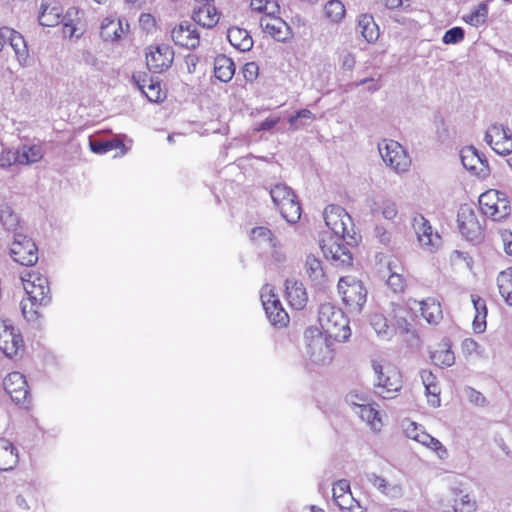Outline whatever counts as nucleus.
<instances>
[{"label": "nucleus", "mask_w": 512, "mask_h": 512, "mask_svg": "<svg viewBox=\"0 0 512 512\" xmlns=\"http://www.w3.org/2000/svg\"><path fill=\"white\" fill-rule=\"evenodd\" d=\"M497 286L500 295L506 304L512 306V267L499 273L497 277Z\"/></svg>", "instance_id": "a19ab883"}, {"label": "nucleus", "mask_w": 512, "mask_h": 512, "mask_svg": "<svg viewBox=\"0 0 512 512\" xmlns=\"http://www.w3.org/2000/svg\"><path fill=\"white\" fill-rule=\"evenodd\" d=\"M171 38L175 45L193 50L199 46L200 36L195 25L182 22L171 30Z\"/></svg>", "instance_id": "6ab92c4d"}, {"label": "nucleus", "mask_w": 512, "mask_h": 512, "mask_svg": "<svg viewBox=\"0 0 512 512\" xmlns=\"http://www.w3.org/2000/svg\"><path fill=\"white\" fill-rule=\"evenodd\" d=\"M325 17L334 24H339L345 17L346 9L342 1L329 0L323 8Z\"/></svg>", "instance_id": "a18cd8bd"}, {"label": "nucleus", "mask_w": 512, "mask_h": 512, "mask_svg": "<svg viewBox=\"0 0 512 512\" xmlns=\"http://www.w3.org/2000/svg\"><path fill=\"white\" fill-rule=\"evenodd\" d=\"M431 359L436 365L450 367L455 363V356L448 342H444L441 348L431 354Z\"/></svg>", "instance_id": "09e8293b"}, {"label": "nucleus", "mask_w": 512, "mask_h": 512, "mask_svg": "<svg viewBox=\"0 0 512 512\" xmlns=\"http://www.w3.org/2000/svg\"><path fill=\"white\" fill-rule=\"evenodd\" d=\"M366 480L386 497L396 499L403 495L402 485L398 482H390L374 472L365 474Z\"/></svg>", "instance_id": "4be33fe9"}, {"label": "nucleus", "mask_w": 512, "mask_h": 512, "mask_svg": "<svg viewBox=\"0 0 512 512\" xmlns=\"http://www.w3.org/2000/svg\"><path fill=\"white\" fill-rule=\"evenodd\" d=\"M174 51L168 44H160L151 47L146 53V64L150 71L161 73L167 70L173 63Z\"/></svg>", "instance_id": "2eb2a0df"}, {"label": "nucleus", "mask_w": 512, "mask_h": 512, "mask_svg": "<svg viewBox=\"0 0 512 512\" xmlns=\"http://www.w3.org/2000/svg\"><path fill=\"white\" fill-rule=\"evenodd\" d=\"M21 280L28 298L46 306L50 303V288L46 277L36 272H29L21 276Z\"/></svg>", "instance_id": "9d476101"}, {"label": "nucleus", "mask_w": 512, "mask_h": 512, "mask_svg": "<svg viewBox=\"0 0 512 512\" xmlns=\"http://www.w3.org/2000/svg\"><path fill=\"white\" fill-rule=\"evenodd\" d=\"M458 227L460 233L469 241H478L482 235V228L471 209H461L458 213Z\"/></svg>", "instance_id": "aec40b11"}, {"label": "nucleus", "mask_w": 512, "mask_h": 512, "mask_svg": "<svg viewBox=\"0 0 512 512\" xmlns=\"http://www.w3.org/2000/svg\"><path fill=\"white\" fill-rule=\"evenodd\" d=\"M89 147L93 153L96 154H105L107 152H110L115 149H122V154L125 153L124 151V144L120 140H100V139H94L92 137L89 138Z\"/></svg>", "instance_id": "c03bdc74"}, {"label": "nucleus", "mask_w": 512, "mask_h": 512, "mask_svg": "<svg viewBox=\"0 0 512 512\" xmlns=\"http://www.w3.org/2000/svg\"><path fill=\"white\" fill-rule=\"evenodd\" d=\"M451 509L453 512H475L477 502L475 498L461 488L453 487L450 489Z\"/></svg>", "instance_id": "b1692460"}, {"label": "nucleus", "mask_w": 512, "mask_h": 512, "mask_svg": "<svg viewBox=\"0 0 512 512\" xmlns=\"http://www.w3.org/2000/svg\"><path fill=\"white\" fill-rule=\"evenodd\" d=\"M358 30L363 38L369 42H375L379 37V28L374 18L369 14H362L358 18Z\"/></svg>", "instance_id": "58836bf2"}, {"label": "nucleus", "mask_w": 512, "mask_h": 512, "mask_svg": "<svg viewBox=\"0 0 512 512\" xmlns=\"http://www.w3.org/2000/svg\"><path fill=\"white\" fill-rule=\"evenodd\" d=\"M333 499L335 500L336 497H341L342 495H345L346 493H350V484L347 480L342 479L337 481L333 486Z\"/></svg>", "instance_id": "338daca9"}, {"label": "nucleus", "mask_w": 512, "mask_h": 512, "mask_svg": "<svg viewBox=\"0 0 512 512\" xmlns=\"http://www.w3.org/2000/svg\"><path fill=\"white\" fill-rule=\"evenodd\" d=\"M3 387L16 404L24 403L29 394L25 376L18 371L11 372L4 378Z\"/></svg>", "instance_id": "a211bd4d"}, {"label": "nucleus", "mask_w": 512, "mask_h": 512, "mask_svg": "<svg viewBox=\"0 0 512 512\" xmlns=\"http://www.w3.org/2000/svg\"><path fill=\"white\" fill-rule=\"evenodd\" d=\"M511 213V206L506 198L505 193L499 198L492 209L487 210L485 215L491 217L494 221H501L508 217Z\"/></svg>", "instance_id": "8fccbe9b"}, {"label": "nucleus", "mask_w": 512, "mask_h": 512, "mask_svg": "<svg viewBox=\"0 0 512 512\" xmlns=\"http://www.w3.org/2000/svg\"><path fill=\"white\" fill-rule=\"evenodd\" d=\"M336 505L343 511L346 512H363L362 507L359 503L353 498L352 493H346L341 497H336L334 500Z\"/></svg>", "instance_id": "864d4df0"}, {"label": "nucleus", "mask_w": 512, "mask_h": 512, "mask_svg": "<svg viewBox=\"0 0 512 512\" xmlns=\"http://www.w3.org/2000/svg\"><path fill=\"white\" fill-rule=\"evenodd\" d=\"M243 77L246 81L253 82L259 74V67L255 62H248L242 69Z\"/></svg>", "instance_id": "0e129e2a"}, {"label": "nucleus", "mask_w": 512, "mask_h": 512, "mask_svg": "<svg viewBox=\"0 0 512 512\" xmlns=\"http://www.w3.org/2000/svg\"><path fill=\"white\" fill-rule=\"evenodd\" d=\"M372 368L376 394L383 399L395 398L403 385L400 371L392 365H382L377 360H372Z\"/></svg>", "instance_id": "7ed1b4c3"}, {"label": "nucleus", "mask_w": 512, "mask_h": 512, "mask_svg": "<svg viewBox=\"0 0 512 512\" xmlns=\"http://www.w3.org/2000/svg\"><path fill=\"white\" fill-rule=\"evenodd\" d=\"M354 412L373 430L379 431L381 429L382 421L379 416V411L374 407L371 401L368 404H360V408Z\"/></svg>", "instance_id": "ea45409f"}, {"label": "nucleus", "mask_w": 512, "mask_h": 512, "mask_svg": "<svg viewBox=\"0 0 512 512\" xmlns=\"http://www.w3.org/2000/svg\"><path fill=\"white\" fill-rule=\"evenodd\" d=\"M318 321L322 333L336 341L344 342L351 336L349 320L343 311L331 303H323L319 307Z\"/></svg>", "instance_id": "f257e3e1"}, {"label": "nucleus", "mask_w": 512, "mask_h": 512, "mask_svg": "<svg viewBox=\"0 0 512 512\" xmlns=\"http://www.w3.org/2000/svg\"><path fill=\"white\" fill-rule=\"evenodd\" d=\"M381 214L386 220H393L398 214V208L394 201L385 199L380 206Z\"/></svg>", "instance_id": "680f3d73"}, {"label": "nucleus", "mask_w": 512, "mask_h": 512, "mask_svg": "<svg viewBox=\"0 0 512 512\" xmlns=\"http://www.w3.org/2000/svg\"><path fill=\"white\" fill-rule=\"evenodd\" d=\"M23 347V339L20 333L8 320H0V350L8 358H13Z\"/></svg>", "instance_id": "ddd939ff"}, {"label": "nucleus", "mask_w": 512, "mask_h": 512, "mask_svg": "<svg viewBox=\"0 0 512 512\" xmlns=\"http://www.w3.org/2000/svg\"><path fill=\"white\" fill-rule=\"evenodd\" d=\"M378 151L384 163L396 173H403L409 169L411 159L397 141L383 140L378 144Z\"/></svg>", "instance_id": "0eeeda50"}, {"label": "nucleus", "mask_w": 512, "mask_h": 512, "mask_svg": "<svg viewBox=\"0 0 512 512\" xmlns=\"http://www.w3.org/2000/svg\"><path fill=\"white\" fill-rule=\"evenodd\" d=\"M349 244L341 236H333L322 239L321 250L326 259L331 260L337 267H349L352 265V252Z\"/></svg>", "instance_id": "6e6552de"}, {"label": "nucleus", "mask_w": 512, "mask_h": 512, "mask_svg": "<svg viewBox=\"0 0 512 512\" xmlns=\"http://www.w3.org/2000/svg\"><path fill=\"white\" fill-rule=\"evenodd\" d=\"M0 220L7 230H15L19 223L17 214L13 213L9 208L1 211Z\"/></svg>", "instance_id": "052dcab7"}, {"label": "nucleus", "mask_w": 512, "mask_h": 512, "mask_svg": "<svg viewBox=\"0 0 512 512\" xmlns=\"http://www.w3.org/2000/svg\"><path fill=\"white\" fill-rule=\"evenodd\" d=\"M388 270L390 275L387 279V285L395 293L403 292L406 286V281L403 276L404 268L398 259L390 260L388 262Z\"/></svg>", "instance_id": "72a5a7b5"}, {"label": "nucleus", "mask_w": 512, "mask_h": 512, "mask_svg": "<svg viewBox=\"0 0 512 512\" xmlns=\"http://www.w3.org/2000/svg\"><path fill=\"white\" fill-rule=\"evenodd\" d=\"M315 115L308 109H301L295 115L291 116L288 120L290 126L294 130H298L307 125L305 120L313 121Z\"/></svg>", "instance_id": "6e6d98bb"}, {"label": "nucleus", "mask_w": 512, "mask_h": 512, "mask_svg": "<svg viewBox=\"0 0 512 512\" xmlns=\"http://www.w3.org/2000/svg\"><path fill=\"white\" fill-rule=\"evenodd\" d=\"M420 377H421L422 383L425 387L427 396L431 397L428 400V402L433 407L440 406V398H439L440 388L437 385L436 376L430 370L425 369L420 372Z\"/></svg>", "instance_id": "c9c22d12"}, {"label": "nucleus", "mask_w": 512, "mask_h": 512, "mask_svg": "<svg viewBox=\"0 0 512 512\" xmlns=\"http://www.w3.org/2000/svg\"><path fill=\"white\" fill-rule=\"evenodd\" d=\"M192 18L204 28H212L219 21L217 10L212 3L196 5L193 9Z\"/></svg>", "instance_id": "a878e982"}, {"label": "nucleus", "mask_w": 512, "mask_h": 512, "mask_svg": "<svg viewBox=\"0 0 512 512\" xmlns=\"http://www.w3.org/2000/svg\"><path fill=\"white\" fill-rule=\"evenodd\" d=\"M4 32L7 37L6 42H8L14 50L15 57L19 65L21 67H26L29 58V51L24 37L12 28L4 30Z\"/></svg>", "instance_id": "393cba45"}, {"label": "nucleus", "mask_w": 512, "mask_h": 512, "mask_svg": "<svg viewBox=\"0 0 512 512\" xmlns=\"http://www.w3.org/2000/svg\"><path fill=\"white\" fill-rule=\"evenodd\" d=\"M78 10L75 7L70 8L63 16V8L55 0H43L41 3V12L39 23L42 26L54 27L70 16L77 15Z\"/></svg>", "instance_id": "4468645a"}, {"label": "nucleus", "mask_w": 512, "mask_h": 512, "mask_svg": "<svg viewBox=\"0 0 512 512\" xmlns=\"http://www.w3.org/2000/svg\"><path fill=\"white\" fill-rule=\"evenodd\" d=\"M463 166L477 174L484 173L487 168V160L482 159L478 151L474 147H466L460 153Z\"/></svg>", "instance_id": "7c9ffc66"}, {"label": "nucleus", "mask_w": 512, "mask_h": 512, "mask_svg": "<svg viewBox=\"0 0 512 512\" xmlns=\"http://www.w3.org/2000/svg\"><path fill=\"white\" fill-rule=\"evenodd\" d=\"M286 297L289 304L297 310L303 309L308 300L303 283L294 279L286 280Z\"/></svg>", "instance_id": "bb28decb"}, {"label": "nucleus", "mask_w": 512, "mask_h": 512, "mask_svg": "<svg viewBox=\"0 0 512 512\" xmlns=\"http://www.w3.org/2000/svg\"><path fill=\"white\" fill-rule=\"evenodd\" d=\"M402 427L406 437L412 440H415L417 435L422 432V427L410 420L403 421Z\"/></svg>", "instance_id": "e2e57ef3"}, {"label": "nucleus", "mask_w": 512, "mask_h": 512, "mask_svg": "<svg viewBox=\"0 0 512 512\" xmlns=\"http://www.w3.org/2000/svg\"><path fill=\"white\" fill-rule=\"evenodd\" d=\"M461 349L464 355L484 357L485 351L482 346L472 338H465L461 343Z\"/></svg>", "instance_id": "13d9d810"}, {"label": "nucleus", "mask_w": 512, "mask_h": 512, "mask_svg": "<svg viewBox=\"0 0 512 512\" xmlns=\"http://www.w3.org/2000/svg\"><path fill=\"white\" fill-rule=\"evenodd\" d=\"M133 80L135 81L139 90L145 94L149 101L159 102L164 98V94L161 90V85L158 79H147V76L141 79L140 75H134Z\"/></svg>", "instance_id": "c85d7f7f"}, {"label": "nucleus", "mask_w": 512, "mask_h": 512, "mask_svg": "<svg viewBox=\"0 0 512 512\" xmlns=\"http://www.w3.org/2000/svg\"><path fill=\"white\" fill-rule=\"evenodd\" d=\"M392 315L395 321V325L402 333H408L410 330V323L407 320L409 315L408 309L403 305H392Z\"/></svg>", "instance_id": "603ef678"}, {"label": "nucleus", "mask_w": 512, "mask_h": 512, "mask_svg": "<svg viewBox=\"0 0 512 512\" xmlns=\"http://www.w3.org/2000/svg\"><path fill=\"white\" fill-rule=\"evenodd\" d=\"M464 36V29L456 26L444 33L442 41L444 44H458L464 39Z\"/></svg>", "instance_id": "bf43d9fd"}, {"label": "nucleus", "mask_w": 512, "mask_h": 512, "mask_svg": "<svg viewBox=\"0 0 512 512\" xmlns=\"http://www.w3.org/2000/svg\"><path fill=\"white\" fill-rule=\"evenodd\" d=\"M260 297L270 323L274 326H285L289 321V316L269 285L262 288Z\"/></svg>", "instance_id": "9b49d317"}, {"label": "nucleus", "mask_w": 512, "mask_h": 512, "mask_svg": "<svg viewBox=\"0 0 512 512\" xmlns=\"http://www.w3.org/2000/svg\"><path fill=\"white\" fill-rule=\"evenodd\" d=\"M230 44L241 52H248L253 47V39L249 32L240 27H231L227 31Z\"/></svg>", "instance_id": "2f4dec72"}, {"label": "nucleus", "mask_w": 512, "mask_h": 512, "mask_svg": "<svg viewBox=\"0 0 512 512\" xmlns=\"http://www.w3.org/2000/svg\"><path fill=\"white\" fill-rule=\"evenodd\" d=\"M81 60L86 65H89L97 70H100L102 67V62L97 58V56L93 52L89 50H84L82 52Z\"/></svg>", "instance_id": "69168bd1"}, {"label": "nucleus", "mask_w": 512, "mask_h": 512, "mask_svg": "<svg viewBox=\"0 0 512 512\" xmlns=\"http://www.w3.org/2000/svg\"><path fill=\"white\" fill-rule=\"evenodd\" d=\"M44 156L41 145H21L14 151L13 161L21 165H29L40 161Z\"/></svg>", "instance_id": "cd10ccee"}, {"label": "nucleus", "mask_w": 512, "mask_h": 512, "mask_svg": "<svg viewBox=\"0 0 512 512\" xmlns=\"http://www.w3.org/2000/svg\"><path fill=\"white\" fill-rule=\"evenodd\" d=\"M413 222L414 230L421 247L429 252L436 251L441 246L442 241L440 235L437 232H433L429 221L422 215H419L414 218Z\"/></svg>", "instance_id": "dca6fc26"}, {"label": "nucleus", "mask_w": 512, "mask_h": 512, "mask_svg": "<svg viewBox=\"0 0 512 512\" xmlns=\"http://www.w3.org/2000/svg\"><path fill=\"white\" fill-rule=\"evenodd\" d=\"M500 237H501L505 252L508 255H512V232L509 230H503L500 233Z\"/></svg>", "instance_id": "774afa93"}, {"label": "nucleus", "mask_w": 512, "mask_h": 512, "mask_svg": "<svg viewBox=\"0 0 512 512\" xmlns=\"http://www.w3.org/2000/svg\"><path fill=\"white\" fill-rule=\"evenodd\" d=\"M347 404H349L354 411L360 408V404H368L370 402L367 393L359 390L350 391L345 398Z\"/></svg>", "instance_id": "4d7b16f0"}, {"label": "nucleus", "mask_w": 512, "mask_h": 512, "mask_svg": "<svg viewBox=\"0 0 512 512\" xmlns=\"http://www.w3.org/2000/svg\"><path fill=\"white\" fill-rule=\"evenodd\" d=\"M326 226L334 236H341L349 245L357 243L351 216L338 205H328L323 212Z\"/></svg>", "instance_id": "20e7f679"}, {"label": "nucleus", "mask_w": 512, "mask_h": 512, "mask_svg": "<svg viewBox=\"0 0 512 512\" xmlns=\"http://www.w3.org/2000/svg\"><path fill=\"white\" fill-rule=\"evenodd\" d=\"M370 323L376 334L382 339L388 340L390 339L394 333V326L388 323V319L379 313H374L370 317Z\"/></svg>", "instance_id": "79ce46f5"}, {"label": "nucleus", "mask_w": 512, "mask_h": 512, "mask_svg": "<svg viewBox=\"0 0 512 512\" xmlns=\"http://www.w3.org/2000/svg\"><path fill=\"white\" fill-rule=\"evenodd\" d=\"M503 194V192L497 190H489L482 193L479 197V205L483 214H485L487 210L492 209Z\"/></svg>", "instance_id": "5fc2aeb1"}, {"label": "nucleus", "mask_w": 512, "mask_h": 512, "mask_svg": "<svg viewBox=\"0 0 512 512\" xmlns=\"http://www.w3.org/2000/svg\"><path fill=\"white\" fill-rule=\"evenodd\" d=\"M338 292L350 312H360L366 302L367 291L361 281L352 276L341 277Z\"/></svg>", "instance_id": "423d86ee"}, {"label": "nucleus", "mask_w": 512, "mask_h": 512, "mask_svg": "<svg viewBox=\"0 0 512 512\" xmlns=\"http://www.w3.org/2000/svg\"><path fill=\"white\" fill-rule=\"evenodd\" d=\"M484 140L497 154L507 155L512 151V136L508 127L499 124L489 126Z\"/></svg>", "instance_id": "f8f14e48"}, {"label": "nucleus", "mask_w": 512, "mask_h": 512, "mask_svg": "<svg viewBox=\"0 0 512 512\" xmlns=\"http://www.w3.org/2000/svg\"><path fill=\"white\" fill-rule=\"evenodd\" d=\"M260 26L265 33L277 41L284 42L290 37V27L280 17H262Z\"/></svg>", "instance_id": "5701e85b"}, {"label": "nucleus", "mask_w": 512, "mask_h": 512, "mask_svg": "<svg viewBox=\"0 0 512 512\" xmlns=\"http://www.w3.org/2000/svg\"><path fill=\"white\" fill-rule=\"evenodd\" d=\"M15 448L9 441L0 440V470L7 471L17 463Z\"/></svg>", "instance_id": "37998d69"}, {"label": "nucleus", "mask_w": 512, "mask_h": 512, "mask_svg": "<svg viewBox=\"0 0 512 512\" xmlns=\"http://www.w3.org/2000/svg\"><path fill=\"white\" fill-rule=\"evenodd\" d=\"M304 272L313 287L321 290L327 286L328 276L323 269L322 262L314 255L306 257Z\"/></svg>", "instance_id": "412c9836"}, {"label": "nucleus", "mask_w": 512, "mask_h": 512, "mask_svg": "<svg viewBox=\"0 0 512 512\" xmlns=\"http://www.w3.org/2000/svg\"><path fill=\"white\" fill-rule=\"evenodd\" d=\"M414 441L434 451L440 459L447 457V449L442 445V443L424 430L417 435Z\"/></svg>", "instance_id": "de8ad7c7"}, {"label": "nucleus", "mask_w": 512, "mask_h": 512, "mask_svg": "<svg viewBox=\"0 0 512 512\" xmlns=\"http://www.w3.org/2000/svg\"><path fill=\"white\" fill-rule=\"evenodd\" d=\"M10 255L13 260L23 266H33L38 261V249L31 238L22 233H14L10 245Z\"/></svg>", "instance_id": "1a4fd4ad"}, {"label": "nucleus", "mask_w": 512, "mask_h": 512, "mask_svg": "<svg viewBox=\"0 0 512 512\" xmlns=\"http://www.w3.org/2000/svg\"><path fill=\"white\" fill-rule=\"evenodd\" d=\"M124 30L122 21L113 17H106L101 24V37L104 41H116L121 38Z\"/></svg>", "instance_id": "4c0bfd02"}, {"label": "nucleus", "mask_w": 512, "mask_h": 512, "mask_svg": "<svg viewBox=\"0 0 512 512\" xmlns=\"http://www.w3.org/2000/svg\"><path fill=\"white\" fill-rule=\"evenodd\" d=\"M422 317L430 325H438L443 319V311L440 302L432 297L422 300L420 303Z\"/></svg>", "instance_id": "c756f323"}, {"label": "nucleus", "mask_w": 512, "mask_h": 512, "mask_svg": "<svg viewBox=\"0 0 512 512\" xmlns=\"http://www.w3.org/2000/svg\"><path fill=\"white\" fill-rule=\"evenodd\" d=\"M275 208L290 224H295L301 217V206L294 191L285 183H276L269 189Z\"/></svg>", "instance_id": "f03ea898"}, {"label": "nucleus", "mask_w": 512, "mask_h": 512, "mask_svg": "<svg viewBox=\"0 0 512 512\" xmlns=\"http://www.w3.org/2000/svg\"><path fill=\"white\" fill-rule=\"evenodd\" d=\"M251 241L260 248H275L277 240L271 230L265 226L254 227L250 232Z\"/></svg>", "instance_id": "e433bc0d"}, {"label": "nucleus", "mask_w": 512, "mask_h": 512, "mask_svg": "<svg viewBox=\"0 0 512 512\" xmlns=\"http://www.w3.org/2000/svg\"><path fill=\"white\" fill-rule=\"evenodd\" d=\"M235 74V64L226 55H218L214 60V75L221 82H229Z\"/></svg>", "instance_id": "f704fd0d"}, {"label": "nucleus", "mask_w": 512, "mask_h": 512, "mask_svg": "<svg viewBox=\"0 0 512 512\" xmlns=\"http://www.w3.org/2000/svg\"><path fill=\"white\" fill-rule=\"evenodd\" d=\"M471 301L475 310L472 327L475 333L481 334L486 330L487 305L486 301L478 295L472 294Z\"/></svg>", "instance_id": "473e14b6"}, {"label": "nucleus", "mask_w": 512, "mask_h": 512, "mask_svg": "<svg viewBox=\"0 0 512 512\" xmlns=\"http://www.w3.org/2000/svg\"><path fill=\"white\" fill-rule=\"evenodd\" d=\"M42 306V304L37 303L31 298L23 299L21 301V310L24 318L31 323L37 322L41 317L39 308Z\"/></svg>", "instance_id": "3c124183"}, {"label": "nucleus", "mask_w": 512, "mask_h": 512, "mask_svg": "<svg viewBox=\"0 0 512 512\" xmlns=\"http://www.w3.org/2000/svg\"><path fill=\"white\" fill-rule=\"evenodd\" d=\"M488 13V4L486 2H481L473 11L463 15L462 20L473 27H479L486 23Z\"/></svg>", "instance_id": "49530a36"}, {"label": "nucleus", "mask_w": 512, "mask_h": 512, "mask_svg": "<svg viewBox=\"0 0 512 512\" xmlns=\"http://www.w3.org/2000/svg\"><path fill=\"white\" fill-rule=\"evenodd\" d=\"M413 222L414 230L421 247L429 252L436 251L441 246L442 241L440 235L437 232H433L429 221L422 215H419L414 218Z\"/></svg>", "instance_id": "f3484780"}, {"label": "nucleus", "mask_w": 512, "mask_h": 512, "mask_svg": "<svg viewBox=\"0 0 512 512\" xmlns=\"http://www.w3.org/2000/svg\"><path fill=\"white\" fill-rule=\"evenodd\" d=\"M331 339L316 328H308L305 331L307 354L313 363L319 365L331 363L334 357Z\"/></svg>", "instance_id": "39448f33"}]
</instances>
